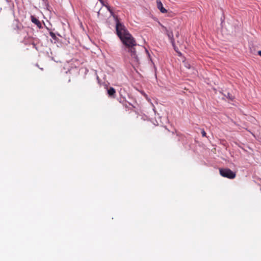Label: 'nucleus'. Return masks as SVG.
Returning <instances> with one entry per match:
<instances>
[{"label": "nucleus", "mask_w": 261, "mask_h": 261, "mask_svg": "<svg viewBox=\"0 0 261 261\" xmlns=\"http://www.w3.org/2000/svg\"><path fill=\"white\" fill-rule=\"evenodd\" d=\"M115 21L116 34L123 44L128 49V51L132 57V61L138 63L139 60L135 47L137 43L135 38L128 32L125 25L120 22L118 17H115Z\"/></svg>", "instance_id": "1"}, {"label": "nucleus", "mask_w": 261, "mask_h": 261, "mask_svg": "<svg viewBox=\"0 0 261 261\" xmlns=\"http://www.w3.org/2000/svg\"><path fill=\"white\" fill-rule=\"evenodd\" d=\"M219 173L222 177L233 179L236 177V173L227 168H219Z\"/></svg>", "instance_id": "2"}, {"label": "nucleus", "mask_w": 261, "mask_h": 261, "mask_svg": "<svg viewBox=\"0 0 261 261\" xmlns=\"http://www.w3.org/2000/svg\"><path fill=\"white\" fill-rule=\"evenodd\" d=\"M162 28L163 29V31L166 33V34L167 35L169 40H170L171 43H172V45H174V39L173 38V34L172 31H169L167 28H166L164 26L161 24Z\"/></svg>", "instance_id": "3"}, {"label": "nucleus", "mask_w": 261, "mask_h": 261, "mask_svg": "<svg viewBox=\"0 0 261 261\" xmlns=\"http://www.w3.org/2000/svg\"><path fill=\"white\" fill-rule=\"evenodd\" d=\"M156 6L158 9L160 10L161 12H162V13L167 12V10L164 8L163 4L162 3L160 0H156Z\"/></svg>", "instance_id": "4"}, {"label": "nucleus", "mask_w": 261, "mask_h": 261, "mask_svg": "<svg viewBox=\"0 0 261 261\" xmlns=\"http://www.w3.org/2000/svg\"><path fill=\"white\" fill-rule=\"evenodd\" d=\"M108 94L110 96L112 97H115L116 94V91L114 88H110L108 89Z\"/></svg>", "instance_id": "5"}, {"label": "nucleus", "mask_w": 261, "mask_h": 261, "mask_svg": "<svg viewBox=\"0 0 261 261\" xmlns=\"http://www.w3.org/2000/svg\"><path fill=\"white\" fill-rule=\"evenodd\" d=\"M32 22L36 24V25L39 28H42V24L37 18L36 17H31Z\"/></svg>", "instance_id": "6"}, {"label": "nucleus", "mask_w": 261, "mask_h": 261, "mask_svg": "<svg viewBox=\"0 0 261 261\" xmlns=\"http://www.w3.org/2000/svg\"><path fill=\"white\" fill-rule=\"evenodd\" d=\"M107 9L108 11H109L111 13V15L112 16H114L113 12L112 11V10L110 9V7L109 6H106Z\"/></svg>", "instance_id": "7"}, {"label": "nucleus", "mask_w": 261, "mask_h": 261, "mask_svg": "<svg viewBox=\"0 0 261 261\" xmlns=\"http://www.w3.org/2000/svg\"><path fill=\"white\" fill-rule=\"evenodd\" d=\"M201 133H202V135L203 137H206V133H205L204 129H202V130H201Z\"/></svg>", "instance_id": "8"}, {"label": "nucleus", "mask_w": 261, "mask_h": 261, "mask_svg": "<svg viewBox=\"0 0 261 261\" xmlns=\"http://www.w3.org/2000/svg\"><path fill=\"white\" fill-rule=\"evenodd\" d=\"M228 97L229 99H233V97L230 94H228Z\"/></svg>", "instance_id": "9"}, {"label": "nucleus", "mask_w": 261, "mask_h": 261, "mask_svg": "<svg viewBox=\"0 0 261 261\" xmlns=\"http://www.w3.org/2000/svg\"><path fill=\"white\" fill-rule=\"evenodd\" d=\"M102 11V9H101L98 12L99 15H102V14L101 13V12Z\"/></svg>", "instance_id": "10"}, {"label": "nucleus", "mask_w": 261, "mask_h": 261, "mask_svg": "<svg viewBox=\"0 0 261 261\" xmlns=\"http://www.w3.org/2000/svg\"><path fill=\"white\" fill-rule=\"evenodd\" d=\"M257 55L258 56H259L260 57H261V50H259V51H257Z\"/></svg>", "instance_id": "11"}, {"label": "nucleus", "mask_w": 261, "mask_h": 261, "mask_svg": "<svg viewBox=\"0 0 261 261\" xmlns=\"http://www.w3.org/2000/svg\"><path fill=\"white\" fill-rule=\"evenodd\" d=\"M50 35H51V36L53 37H54L55 36V35L54 33H50Z\"/></svg>", "instance_id": "12"}, {"label": "nucleus", "mask_w": 261, "mask_h": 261, "mask_svg": "<svg viewBox=\"0 0 261 261\" xmlns=\"http://www.w3.org/2000/svg\"><path fill=\"white\" fill-rule=\"evenodd\" d=\"M99 1L100 2V3H101L102 4H103V1H102V0H99Z\"/></svg>", "instance_id": "13"}, {"label": "nucleus", "mask_w": 261, "mask_h": 261, "mask_svg": "<svg viewBox=\"0 0 261 261\" xmlns=\"http://www.w3.org/2000/svg\"><path fill=\"white\" fill-rule=\"evenodd\" d=\"M186 67H188V68H190V66H186Z\"/></svg>", "instance_id": "14"}]
</instances>
